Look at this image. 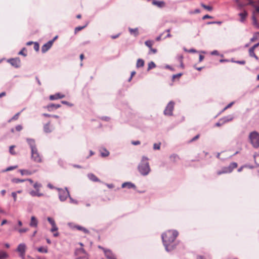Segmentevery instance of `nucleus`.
<instances>
[{
  "label": "nucleus",
  "mask_w": 259,
  "mask_h": 259,
  "mask_svg": "<svg viewBox=\"0 0 259 259\" xmlns=\"http://www.w3.org/2000/svg\"><path fill=\"white\" fill-rule=\"evenodd\" d=\"M178 234L176 230H168L162 234L161 238L163 243L167 251H171L175 248V246L173 244V242Z\"/></svg>",
  "instance_id": "f257e3e1"
},
{
  "label": "nucleus",
  "mask_w": 259,
  "mask_h": 259,
  "mask_svg": "<svg viewBox=\"0 0 259 259\" xmlns=\"http://www.w3.org/2000/svg\"><path fill=\"white\" fill-rule=\"evenodd\" d=\"M26 141L31 149V159L37 163L41 162L42 161L41 156L38 152L35 140L33 139L27 138Z\"/></svg>",
  "instance_id": "f03ea898"
},
{
  "label": "nucleus",
  "mask_w": 259,
  "mask_h": 259,
  "mask_svg": "<svg viewBox=\"0 0 259 259\" xmlns=\"http://www.w3.org/2000/svg\"><path fill=\"white\" fill-rule=\"evenodd\" d=\"M148 160L147 157L143 156L138 165L139 171L143 176H147L151 171Z\"/></svg>",
  "instance_id": "7ed1b4c3"
},
{
  "label": "nucleus",
  "mask_w": 259,
  "mask_h": 259,
  "mask_svg": "<svg viewBox=\"0 0 259 259\" xmlns=\"http://www.w3.org/2000/svg\"><path fill=\"white\" fill-rule=\"evenodd\" d=\"M249 139L250 143L254 148L259 147V134L257 132H251L249 135Z\"/></svg>",
  "instance_id": "20e7f679"
},
{
  "label": "nucleus",
  "mask_w": 259,
  "mask_h": 259,
  "mask_svg": "<svg viewBox=\"0 0 259 259\" xmlns=\"http://www.w3.org/2000/svg\"><path fill=\"white\" fill-rule=\"evenodd\" d=\"M33 188L35 190H31L29 192V194L32 197H41L44 194L40 192V189L42 187V185L38 182H35L33 185Z\"/></svg>",
  "instance_id": "39448f33"
},
{
  "label": "nucleus",
  "mask_w": 259,
  "mask_h": 259,
  "mask_svg": "<svg viewBox=\"0 0 259 259\" xmlns=\"http://www.w3.org/2000/svg\"><path fill=\"white\" fill-rule=\"evenodd\" d=\"M57 190L58 191L59 198L61 201H65L68 197H70V193L67 188H57Z\"/></svg>",
  "instance_id": "423d86ee"
},
{
  "label": "nucleus",
  "mask_w": 259,
  "mask_h": 259,
  "mask_svg": "<svg viewBox=\"0 0 259 259\" xmlns=\"http://www.w3.org/2000/svg\"><path fill=\"white\" fill-rule=\"evenodd\" d=\"M237 163L236 162H232L228 166L223 167L221 170L217 171V175H220L223 174L230 173L232 170L236 168Z\"/></svg>",
  "instance_id": "0eeeda50"
},
{
  "label": "nucleus",
  "mask_w": 259,
  "mask_h": 259,
  "mask_svg": "<svg viewBox=\"0 0 259 259\" xmlns=\"http://www.w3.org/2000/svg\"><path fill=\"white\" fill-rule=\"evenodd\" d=\"M253 0H234L237 5V9L238 10H242L243 8L247 5L252 4Z\"/></svg>",
  "instance_id": "6e6552de"
},
{
  "label": "nucleus",
  "mask_w": 259,
  "mask_h": 259,
  "mask_svg": "<svg viewBox=\"0 0 259 259\" xmlns=\"http://www.w3.org/2000/svg\"><path fill=\"white\" fill-rule=\"evenodd\" d=\"M175 102L173 101H170L166 105L163 113L166 116H171L172 115V112L174 109Z\"/></svg>",
  "instance_id": "1a4fd4ad"
},
{
  "label": "nucleus",
  "mask_w": 259,
  "mask_h": 259,
  "mask_svg": "<svg viewBox=\"0 0 259 259\" xmlns=\"http://www.w3.org/2000/svg\"><path fill=\"white\" fill-rule=\"evenodd\" d=\"M26 246L24 243L19 244L17 248V251L19 252L20 256L24 259L25 257Z\"/></svg>",
  "instance_id": "9d476101"
},
{
  "label": "nucleus",
  "mask_w": 259,
  "mask_h": 259,
  "mask_svg": "<svg viewBox=\"0 0 259 259\" xmlns=\"http://www.w3.org/2000/svg\"><path fill=\"white\" fill-rule=\"evenodd\" d=\"M9 62L12 66L15 68H19L20 67L21 61L19 58L16 57L15 58H11L8 60Z\"/></svg>",
  "instance_id": "9b49d317"
},
{
  "label": "nucleus",
  "mask_w": 259,
  "mask_h": 259,
  "mask_svg": "<svg viewBox=\"0 0 259 259\" xmlns=\"http://www.w3.org/2000/svg\"><path fill=\"white\" fill-rule=\"evenodd\" d=\"M241 11L242 12L238 14V16L240 17L239 21L241 23H244L245 21L247 16H248V13L247 11H246L244 9H242Z\"/></svg>",
  "instance_id": "f8f14e48"
},
{
  "label": "nucleus",
  "mask_w": 259,
  "mask_h": 259,
  "mask_svg": "<svg viewBox=\"0 0 259 259\" xmlns=\"http://www.w3.org/2000/svg\"><path fill=\"white\" fill-rule=\"evenodd\" d=\"M52 41H49L41 47V52L43 53L47 52L52 46Z\"/></svg>",
  "instance_id": "ddd939ff"
},
{
  "label": "nucleus",
  "mask_w": 259,
  "mask_h": 259,
  "mask_svg": "<svg viewBox=\"0 0 259 259\" xmlns=\"http://www.w3.org/2000/svg\"><path fill=\"white\" fill-rule=\"evenodd\" d=\"M103 250L105 256L108 259H116L115 256L110 250L103 249Z\"/></svg>",
  "instance_id": "4468645a"
},
{
  "label": "nucleus",
  "mask_w": 259,
  "mask_h": 259,
  "mask_svg": "<svg viewBox=\"0 0 259 259\" xmlns=\"http://www.w3.org/2000/svg\"><path fill=\"white\" fill-rule=\"evenodd\" d=\"M61 107L60 104H50L47 106V108L49 111H52L54 109H56Z\"/></svg>",
  "instance_id": "2eb2a0df"
},
{
  "label": "nucleus",
  "mask_w": 259,
  "mask_h": 259,
  "mask_svg": "<svg viewBox=\"0 0 259 259\" xmlns=\"http://www.w3.org/2000/svg\"><path fill=\"white\" fill-rule=\"evenodd\" d=\"M54 130V128L50 125V123L48 122L44 126V131L46 133H50Z\"/></svg>",
  "instance_id": "dca6fc26"
},
{
  "label": "nucleus",
  "mask_w": 259,
  "mask_h": 259,
  "mask_svg": "<svg viewBox=\"0 0 259 259\" xmlns=\"http://www.w3.org/2000/svg\"><path fill=\"white\" fill-rule=\"evenodd\" d=\"M68 225L69 226H70L71 227H72V226H71V223H69ZM72 228H76V229H77L78 230H80V231H82L84 233H86V234H88V233H89V231L88 230H87L86 228H84L83 227H81L80 226H79V225L74 226L73 227H72Z\"/></svg>",
  "instance_id": "f3484780"
},
{
  "label": "nucleus",
  "mask_w": 259,
  "mask_h": 259,
  "mask_svg": "<svg viewBox=\"0 0 259 259\" xmlns=\"http://www.w3.org/2000/svg\"><path fill=\"white\" fill-rule=\"evenodd\" d=\"M250 5H251L254 9L252 11V15L256 16L258 14H259V6H256L254 2L252 1V4H251Z\"/></svg>",
  "instance_id": "a211bd4d"
},
{
  "label": "nucleus",
  "mask_w": 259,
  "mask_h": 259,
  "mask_svg": "<svg viewBox=\"0 0 259 259\" xmlns=\"http://www.w3.org/2000/svg\"><path fill=\"white\" fill-rule=\"evenodd\" d=\"M152 3L153 5L156 6L158 8H161L165 6V3L163 1H158L156 0H152Z\"/></svg>",
  "instance_id": "6ab92c4d"
},
{
  "label": "nucleus",
  "mask_w": 259,
  "mask_h": 259,
  "mask_svg": "<svg viewBox=\"0 0 259 259\" xmlns=\"http://www.w3.org/2000/svg\"><path fill=\"white\" fill-rule=\"evenodd\" d=\"M234 118L233 115H229L227 116H225L222 118L220 119V121H223V123H226L228 122L232 121Z\"/></svg>",
  "instance_id": "aec40b11"
},
{
  "label": "nucleus",
  "mask_w": 259,
  "mask_h": 259,
  "mask_svg": "<svg viewBox=\"0 0 259 259\" xmlns=\"http://www.w3.org/2000/svg\"><path fill=\"white\" fill-rule=\"evenodd\" d=\"M38 224V221L36 218L34 216H32L31 217V220L29 224L30 227H37Z\"/></svg>",
  "instance_id": "412c9836"
},
{
  "label": "nucleus",
  "mask_w": 259,
  "mask_h": 259,
  "mask_svg": "<svg viewBox=\"0 0 259 259\" xmlns=\"http://www.w3.org/2000/svg\"><path fill=\"white\" fill-rule=\"evenodd\" d=\"M65 97L64 95H61L60 93H57L55 95H51L49 97L51 100H55L58 99H62Z\"/></svg>",
  "instance_id": "4be33fe9"
},
{
  "label": "nucleus",
  "mask_w": 259,
  "mask_h": 259,
  "mask_svg": "<svg viewBox=\"0 0 259 259\" xmlns=\"http://www.w3.org/2000/svg\"><path fill=\"white\" fill-rule=\"evenodd\" d=\"M121 187H122V188H126V187H127L128 189H131V188L136 189L135 185L133 183H131V182H125V183H123L122 184Z\"/></svg>",
  "instance_id": "5701e85b"
},
{
  "label": "nucleus",
  "mask_w": 259,
  "mask_h": 259,
  "mask_svg": "<svg viewBox=\"0 0 259 259\" xmlns=\"http://www.w3.org/2000/svg\"><path fill=\"white\" fill-rule=\"evenodd\" d=\"M101 155L103 157H107L109 155V152L105 148H102L100 150Z\"/></svg>",
  "instance_id": "b1692460"
},
{
  "label": "nucleus",
  "mask_w": 259,
  "mask_h": 259,
  "mask_svg": "<svg viewBox=\"0 0 259 259\" xmlns=\"http://www.w3.org/2000/svg\"><path fill=\"white\" fill-rule=\"evenodd\" d=\"M128 30L131 34L134 35L136 37L139 35V31H138V28L133 29V28H131L130 27V28H128Z\"/></svg>",
  "instance_id": "393cba45"
},
{
  "label": "nucleus",
  "mask_w": 259,
  "mask_h": 259,
  "mask_svg": "<svg viewBox=\"0 0 259 259\" xmlns=\"http://www.w3.org/2000/svg\"><path fill=\"white\" fill-rule=\"evenodd\" d=\"M88 177L89 178V179L90 180H91L93 182H99V179L93 174H92V173L89 174L88 175Z\"/></svg>",
  "instance_id": "a878e982"
},
{
  "label": "nucleus",
  "mask_w": 259,
  "mask_h": 259,
  "mask_svg": "<svg viewBox=\"0 0 259 259\" xmlns=\"http://www.w3.org/2000/svg\"><path fill=\"white\" fill-rule=\"evenodd\" d=\"M37 250L40 253H48V249L47 246H40L36 248Z\"/></svg>",
  "instance_id": "bb28decb"
},
{
  "label": "nucleus",
  "mask_w": 259,
  "mask_h": 259,
  "mask_svg": "<svg viewBox=\"0 0 259 259\" xmlns=\"http://www.w3.org/2000/svg\"><path fill=\"white\" fill-rule=\"evenodd\" d=\"M75 254L76 255L87 254L84 249L82 248L76 249L75 252Z\"/></svg>",
  "instance_id": "cd10ccee"
},
{
  "label": "nucleus",
  "mask_w": 259,
  "mask_h": 259,
  "mask_svg": "<svg viewBox=\"0 0 259 259\" xmlns=\"http://www.w3.org/2000/svg\"><path fill=\"white\" fill-rule=\"evenodd\" d=\"M9 257V254L5 251L0 250V259H6Z\"/></svg>",
  "instance_id": "c85d7f7f"
},
{
  "label": "nucleus",
  "mask_w": 259,
  "mask_h": 259,
  "mask_svg": "<svg viewBox=\"0 0 259 259\" xmlns=\"http://www.w3.org/2000/svg\"><path fill=\"white\" fill-rule=\"evenodd\" d=\"M144 65V61L143 59H139L137 60L136 67L137 68L143 67Z\"/></svg>",
  "instance_id": "c756f323"
},
{
  "label": "nucleus",
  "mask_w": 259,
  "mask_h": 259,
  "mask_svg": "<svg viewBox=\"0 0 259 259\" xmlns=\"http://www.w3.org/2000/svg\"><path fill=\"white\" fill-rule=\"evenodd\" d=\"M12 182L14 183H19L26 181L25 179H20L18 178H13L11 180Z\"/></svg>",
  "instance_id": "7c9ffc66"
},
{
  "label": "nucleus",
  "mask_w": 259,
  "mask_h": 259,
  "mask_svg": "<svg viewBox=\"0 0 259 259\" xmlns=\"http://www.w3.org/2000/svg\"><path fill=\"white\" fill-rule=\"evenodd\" d=\"M252 19L253 25L256 26L257 28H259V24H258V23L257 22V20H256V18L255 17V16L252 15Z\"/></svg>",
  "instance_id": "2f4dec72"
},
{
  "label": "nucleus",
  "mask_w": 259,
  "mask_h": 259,
  "mask_svg": "<svg viewBox=\"0 0 259 259\" xmlns=\"http://www.w3.org/2000/svg\"><path fill=\"white\" fill-rule=\"evenodd\" d=\"M145 45L148 47L149 49H151V47H152L153 45V41L150 40H146L145 42Z\"/></svg>",
  "instance_id": "473e14b6"
},
{
  "label": "nucleus",
  "mask_w": 259,
  "mask_h": 259,
  "mask_svg": "<svg viewBox=\"0 0 259 259\" xmlns=\"http://www.w3.org/2000/svg\"><path fill=\"white\" fill-rule=\"evenodd\" d=\"M156 67V65L153 61H151L148 64V70H150L151 69H153Z\"/></svg>",
  "instance_id": "72a5a7b5"
},
{
  "label": "nucleus",
  "mask_w": 259,
  "mask_h": 259,
  "mask_svg": "<svg viewBox=\"0 0 259 259\" xmlns=\"http://www.w3.org/2000/svg\"><path fill=\"white\" fill-rule=\"evenodd\" d=\"M201 7H202L204 9L207 10L208 11H211L212 10V7L209 6H206L203 3L201 4Z\"/></svg>",
  "instance_id": "f704fd0d"
},
{
  "label": "nucleus",
  "mask_w": 259,
  "mask_h": 259,
  "mask_svg": "<svg viewBox=\"0 0 259 259\" xmlns=\"http://www.w3.org/2000/svg\"><path fill=\"white\" fill-rule=\"evenodd\" d=\"M25 109L22 110V111L20 112L17 113L11 119L9 120V122H11L13 120H17L18 118V117L19 115L20 114L21 112L23 111Z\"/></svg>",
  "instance_id": "c9c22d12"
},
{
  "label": "nucleus",
  "mask_w": 259,
  "mask_h": 259,
  "mask_svg": "<svg viewBox=\"0 0 259 259\" xmlns=\"http://www.w3.org/2000/svg\"><path fill=\"white\" fill-rule=\"evenodd\" d=\"M253 157L255 163L259 166V154H254Z\"/></svg>",
  "instance_id": "e433bc0d"
},
{
  "label": "nucleus",
  "mask_w": 259,
  "mask_h": 259,
  "mask_svg": "<svg viewBox=\"0 0 259 259\" xmlns=\"http://www.w3.org/2000/svg\"><path fill=\"white\" fill-rule=\"evenodd\" d=\"M20 172L22 175H31V172H30L27 170L20 169Z\"/></svg>",
  "instance_id": "4c0bfd02"
},
{
  "label": "nucleus",
  "mask_w": 259,
  "mask_h": 259,
  "mask_svg": "<svg viewBox=\"0 0 259 259\" xmlns=\"http://www.w3.org/2000/svg\"><path fill=\"white\" fill-rule=\"evenodd\" d=\"M161 143H154L153 145V149L154 150H159L160 148Z\"/></svg>",
  "instance_id": "58836bf2"
},
{
  "label": "nucleus",
  "mask_w": 259,
  "mask_h": 259,
  "mask_svg": "<svg viewBox=\"0 0 259 259\" xmlns=\"http://www.w3.org/2000/svg\"><path fill=\"white\" fill-rule=\"evenodd\" d=\"M259 35V32H256L253 34V37L250 39V41L251 42L254 41L257 39L258 35Z\"/></svg>",
  "instance_id": "ea45409f"
},
{
  "label": "nucleus",
  "mask_w": 259,
  "mask_h": 259,
  "mask_svg": "<svg viewBox=\"0 0 259 259\" xmlns=\"http://www.w3.org/2000/svg\"><path fill=\"white\" fill-rule=\"evenodd\" d=\"M47 220L50 223V224L52 225V226L56 225L55 222L53 219H52L50 217H48L47 218Z\"/></svg>",
  "instance_id": "a19ab883"
},
{
  "label": "nucleus",
  "mask_w": 259,
  "mask_h": 259,
  "mask_svg": "<svg viewBox=\"0 0 259 259\" xmlns=\"http://www.w3.org/2000/svg\"><path fill=\"white\" fill-rule=\"evenodd\" d=\"M170 158L174 162H176L179 158V156L176 154H173L171 155Z\"/></svg>",
  "instance_id": "79ce46f5"
},
{
  "label": "nucleus",
  "mask_w": 259,
  "mask_h": 259,
  "mask_svg": "<svg viewBox=\"0 0 259 259\" xmlns=\"http://www.w3.org/2000/svg\"><path fill=\"white\" fill-rule=\"evenodd\" d=\"M78 256H79L77 257L76 259H88L87 254L80 255Z\"/></svg>",
  "instance_id": "37998d69"
},
{
  "label": "nucleus",
  "mask_w": 259,
  "mask_h": 259,
  "mask_svg": "<svg viewBox=\"0 0 259 259\" xmlns=\"http://www.w3.org/2000/svg\"><path fill=\"white\" fill-rule=\"evenodd\" d=\"M15 147V146L12 145L10 147L9 151L10 153L12 155H15L16 152L13 150L14 148Z\"/></svg>",
  "instance_id": "c03bdc74"
},
{
  "label": "nucleus",
  "mask_w": 259,
  "mask_h": 259,
  "mask_svg": "<svg viewBox=\"0 0 259 259\" xmlns=\"http://www.w3.org/2000/svg\"><path fill=\"white\" fill-rule=\"evenodd\" d=\"M68 198H69L70 202L71 203H73L75 204H78V201L76 200L73 199L70 196V197H68Z\"/></svg>",
  "instance_id": "a18cd8bd"
},
{
  "label": "nucleus",
  "mask_w": 259,
  "mask_h": 259,
  "mask_svg": "<svg viewBox=\"0 0 259 259\" xmlns=\"http://www.w3.org/2000/svg\"><path fill=\"white\" fill-rule=\"evenodd\" d=\"M254 50H253L251 48H250L249 49V56L250 57H253V56H255V53L254 52Z\"/></svg>",
  "instance_id": "49530a36"
},
{
  "label": "nucleus",
  "mask_w": 259,
  "mask_h": 259,
  "mask_svg": "<svg viewBox=\"0 0 259 259\" xmlns=\"http://www.w3.org/2000/svg\"><path fill=\"white\" fill-rule=\"evenodd\" d=\"M34 49L36 51H38L39 49V44L35 42L34 43Z\"/></svg>",
  "instance_id": "de8ad7c7"
},
{
  "label": "nucleus",
  "mask_w": 259,
  "mask_h": 259,
  "mask_svg": "<svg viewBox=\"0 0 259 259\" xmlns=\"http://www.w3.org/2000/svg\"><path fill=\"white\" fill-rule=\"evenodd\" d=\"M17 192H13L12 193H11V195L13 197V199H14V201L15 202L17 201Z\"/></svg>",
  "instance_id": "09e8293b"
},
{
  "label": "nucleus",
  "mask_w": 259,
  "mask_h": 259,
  "mask_svg": "<svg viewBox=\"0 0 259 259\" xmlns=\"http://www.w3.org/2000/svg\"><path fill=\"white\" fill-rule=\"evenodd\" d=\"M58 229V228L57 226H56V225H55L54 226H52L51 231L52 232L57 231Z\"/></svg>",
  "instance_id": "8fccbe9b"
},
{
  "label": "nucleus",
  "mask_w": 259,
  "mask_h": 259,
  "mask_svg": "<svg viewBox=\"0 0 259 259\" xmlns=\"http://www.w3.org/2000/svg\"><path fill=\"white\" fill-rule=\"evenodd\" d=\"M86 26H78L75 28V32H76L77 31H80L81 29H83Z\"/></svg>",
  "instance_id": "3c124183"
},
{
  "label": "nucleus",
  "mask_w": 259,
  "mask_h": 259,
  "mask_svg": "<svg viewBox=\"0 0 259 259\" xmlns=\"http://www.w3.org/2000/svg\"><path fill=\"white\" fill-rule=\"evenodd\" d=\"M17 167V166H9L5 171H10V170H12L16 168Z\"/></svg>",
  "instance_id": "603ef678"
},
{
  "label": "nucleus",
  "mask_w": 259,
  "mask_h": 259,
  "mask_svg": "<svg viewBox=\"0 0 259 259\" xmlns=\"http://www.w3.org/2000/svg\"><path fill=\"white\" fill-rule=\"evenodd\" d=\"M28 230V229L27 228H23V229H20L18 230V232L20 233H24V232H27Z\"/></svg>",
  "instance_id": "864d4df0"
},
{
  "label": "nucleus",
  "mask_w": 259,
  "mask_h": 259,
  "mask_svg": "<svg viewBox=\"0 0 259 259\" xmlns=\"http://www.w3.org/2000/svg\"><path fill=\"white\" fill-rule=\"evenodd\" d=\"M25 50V48H23L21 51H20L19 53H18V54L19 55H23V56L25 57L26 56L27 54L24 53L23 52V51Z\"/></svg>",
  "instance_id": "5fc2aeb1"
},
{
  "label": "nucleus",
  "mask_w": 259,
  "mask_h": 259,
  "mask_svg": "<svg viewBox=\"0 0 259 259\" xmlns=\"http://www.w3.org/2000/svg\"><path fill=\"white\" fill-rule=\"evenodd\" d=\"M234 102H232L230 103H229L226 107H225V108L224 109V110H225L228 108H230L234 104Z\"/></svg>",
  "instance_id": "6e6d98bb"
},
{
  "label": "nucleus",
  "mask_w": 259,
  "mask_h": 259,
  "mask_svg": "<svg viewBox=\"0 0 259 259\" xmlns=\"http://www.w3.org/2000/svg\"><path fill=\"white\" fill-rule=\"evenodd\" d=\"M22 126L21 125H17L16 126V131H20L22 130Z\"/></svg>",
  "instance_id": "4d7b16f0"
},
{
  "label": "nucleus",
  "mask_w": 259,
  "mask_h": 259,
  "mask_svg": "<svg viewBox=\"0 0 259 259\" xmlns=\"http://www.w3.org/2000/svg\"><path fill=\"white\" fill-rule=\"evenodd\" d=\"M235 63H236L237 64H239L241 65H244L245 63V61L244 60L236 61H235Z\"/></svg>",
  "instance_id": "13d9d810"
},
{
  "label": "nucleus",
  "mask_w": 259,
  "mask_h": 259,
  "mask_svg": "<svg viewBox=\"0 0 259 259\" xmlns=\"http://www.w3.org/2000/svg\"><path fill=\"white\" fill-rule=\"evenodd\" d=\"M182 75V73H181L177 74H174L172 76V78L174 79V78H175L176 77H180Z\"/></svg>",
  "instance_id": "bf43d9fd"
},
{
  "label": "nucleus",
  "mask_w": 259,
  "mask_h": 259,
  "mask_svg": "<svg viewBox=\"0 0 259 259\" xmlns=\"http://www.w3.org/2000/svg\"><path fill=\"white\" fill-rule=\"evenodd\" d=\"M212 55H219V53L218 51L214 50L211 52Z\"/></svg>",
  "instance_id": "052dcab7"
},
{
  "label": "nucleus",
  "mask_w": 259,
  "mask_h": 259,
  "mask_svg": "<svg viewBox=\"0 0 259 259\" xmlns=\"http://www.w3.org/2000/svg\"><path fill=\"white\" fill-rule=\"evenodd\" d=\"M185 51H187L188 52H190V53H196L197 52V51L195 49H191L189 50H187L186 49H185Z\"/></svg>",
  "instance_id": "680f3d73"
},
{
  "label": "nucleus",
  "mask_w": 259,
  "mask_h": 259,
  "mask_svg": "<svg viewBox=\"0 0 259 259\" xmlns=\"http://www.w3.org/2000/svg\"><path fill=\"white\" fill-rule=\"evenodd\" d=\"M132 143L134 145H138L140 144V142L139 141H133Z\"/></svg>",
  "instance_id": "e2e57ef3"
},
{
  "label": "nucleus",
  "mask_w": 259,
  "mask_h": 259,
  "mask_svg": "<svg viewBox=\"0 0 259 259\" xmlns=\"http://www.w3.org/2000/svg\"><path fill=\"white\" fill-rule=\"evenodd\" d=\"M210 18H212V17L208 15H205L202 18V19L203 20L206 19H210Z\"/></svg>",
  "instance_id": "0e129e2a"
},
{
  "label": "nucleus",
  "mask_w": 259,
  "mask_h": 259,
  "mask_svg": "<svg viewBox=\"0 0 259 259\" xmlns=\"http://www.w3.org/2000/svg\"><path fill=\"white\" fill-rule=\"evenodd\" d=\"M224 123H223V121H219L218 122H217L215 123V126H220L221 125H222L223 124H224Z\"/></svg>",
  "instance_id": "69168bd1"
},
{
  "label": "nucleus",
  "mask_w": 259,
  "mask_h": 259,
  "mask_svg": "<svg viewBox=\"0 0 259 259\" xmlns=\"http://www.w3.org/2000/svg\"><path fill=\"white\" fill-rule=\"evenodd\" d=\"M62 103L65 105H67L69 106H72V104H70L69 102L66 101H62Z\"/></svg>",
  "instance_id": "338daca9"
},
{
  "label": "nucleus",
  "mask_w": 259,
  "mask_h": 259,
  "mask_svg": "<svg viewBox=\"0 0 259 259\" xmlns=\"http://www.w3.org/2000/svg\"><path fill=\"white\" fill-rule=\"evenodd\" d=\"M199 137V135H197L196 136H195L191 140V141L192 142V141H195L196 140L198 139Z\"/></svg>",
  "instance_id": "774afa93"
}]
</instances>
